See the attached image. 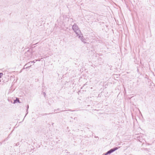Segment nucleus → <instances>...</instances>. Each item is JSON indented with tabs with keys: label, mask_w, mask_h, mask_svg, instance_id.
<instances>
[{
	"label": "nucleus",
	"mask_w": 155,
	"mask_h": 155,
	"mask_svg": "<svg viewBox=\"0 0 155 155\" xmlns=\"http://www.w3.org/2000/svg\"><path fill=\"white\" fill-rule=\"evenodd\" d=\"M19 144V143H17L16 144V146H18Z\"/></svg>",
	"instance_id": "13"
},
{
	"label": "nucleus",
	"mask_w": 155,
	"mask_h": 155,
	"mask_svg": "<svg viewBox=\"0 0 155 155\" xmlns=\"http://www.w3.org/2000/svg\"><path fill=\"white\" fill-rule=\"evenodd\" d=\"M43 94L44 95V97H45L46 95V94L45 93V92H43Z\"/></svg>",
	"instance_id": "14"
},
{
	"label": "nucleus",
	"mask_w": 155,
	"mask_h": 155,
	"mask_svg": "<svg viewBox=\"0 0 155 155\" xmlns=\"http://www.w3.org/2000/svg\"><path fill=\"white\" fill-rule=\"evenodd\" d=\"M120 148V147H114L113 148H112L108 151L107 152L104 153V155H108V154H110L114 152L116 150Z\"/></svg>",
	"instance_id": "3"
},
{
	"label": "nucleus",
	"mask_w": 155,
	"mask_h": 155,
	"mask_svg": "<svg viewBox=\"0 0 155 155\" xmlns=\"http://www.w3.org/2000/svg\"><path fill=\"white\" fill-rule=\"evenodd\" d=\"M17 103H20L19 99L18 98H16L15 100H14V104H15Z\"/></svg>",
	"instance_id": "7"
},
{
	"label": "nucleus",
	"mask_w": 155,
	"mask_h": 155,
	"mask_svg": "<svg viewBox=\"0 0 155 155\" xmlns=\"http://www.w3.org/2000/svg\"><path fill=\"white\" fill-rule=\"evenodd\" d=\"M72 29L76 33L77 36H79V34L81 33V31L80 30L78 27L75 23H74L72 26Z\"/></svg>",
	"instance_id": "1"
},
{
	"label": "nucleus",
	"mask_w": 155,
	"mask_h": 155,
	"mask_svg": "<svg viewBox=\"0 0 155 155\" xmlns=\"http://www.w3.org/2000/svg\"><path fill=\"white\" fill-rule=\"evenodd\" d=\"M28 108H29V106L28 105L27 106V107H26V113L25 114V115L24 117V118L25 117V116L27 115L28 114Z\"/></svg>",
	"instance_id": "8"
},
{
	"label": "nucleus",
	"mask_w": 155,
	"mask_h": 155,
	"mask_svg": "<svg viewBox=\"0 0 155 155\" xmlns=\"http://www.w3.org/2000/svg\"><path fill=\"white\" fill-rule=\"evenodd\" d=\"M40 60H41L39 59L38 61H40ZM35 61H38V60H34L33 61H31L30 62H29V63H27L25 65V66H24V67H25V66H26V65H29V64H32V63H34L35 62Z\"/></svg>",
	"instance_id": "6"
},
{
	"label": "nucleus",
	"mask_w": 155,
	"mask_h": 155,
	"mask_svg": "<svg viewBox=\"0 0 155 155\" xmlns=\"http://www.w3.org/2000/svg\"><path fill=\"white\" fill-rule=\"evenodd\" d=\"M3 74L2 73L0 72V78H1L2 76L3 75Z\"/></svg>",
	"instance_id": "11"
},
{
	"label": "nucleus",
	"mask_w": 155,
	"mask_h": 155,
	"mask_svg": "<svg viewBox=\"0 0 155 155\" xmlns=\"http://www.w3.org/2000/svg\"><path fill=\"white\" fill-rule=\"evenodd\" d=\"M69 110V111H73V110H70H70Z\"/></svg>",
	"instance_id": "16"
},
{
	"label": "nucleus",
	"mask_w": 155,
	"mask_h": 155,
	"mask_svg": "<svg viewBox=\"0 0 155 155\" xmlns=\"http://www.w3.org/2000/svg\"><path fill=\"white\" fill-rule=\"evenodd\" d=\"M141 135H140L139 136H137V140H138L140 142H142V140L143 139V138L142 137V136Z\"/></svg>",
	"instance_id": "5"
},
{
	"label": "nucleus",
	"mask_w": 155,
	"mask_h": 155,
	"mask_svg": "<svg viewBox=\"0 0 155 155\" xmlns=\"http://www.w3.org/2000/svg\"><path fill=\"white\" fill-rule=\"evenodd\" d=\"M103 155H104L103 154Z\"/></svg>",
	"instance_id": "19"
},
{
	"label": "nucleus",
	"mask_w": 155,
	"mask_h": 155,
	"mask_svg": "<svg viewBox=\"0 0 155 155\" xmlns=\"http://www.w3.org/2000/svg\"><path fill=\"white\" fill-rule=\"evenodd\" d=\"M97 137H96L95 136V138H96Z\"/></svg>",
	"instance_id": "18"
},
{
	"label": "nucleus",
	"mask_w": 155,
	"mask_h": 155,
	"mask_svg": "<svg viewBox=\"0 0 155 155\" xmlns=\"http://www.w3.org/2000/svg\"><path fill=\"white\" fill-rule=\"evenodd\" d=\"M32 51L31 48L28 49L25 53V57L28 59L31 58L32 56Z\"/></svg>",
	"instance_id": "2"
},
{
	"label": "nucleus",
	"mask_w": 155,
	"mask_h": 155,
	"mask_svg": "<svg viewBox=\"0 0 155 155\" xmlns=\"http://www.w3.org/2000/svg\"><path fill=\"white\" fill-rule=\"evenodd\" d=\"M67 111L66 110H61V111Z\"/></svg>",
	"instance_id": "17"
},
{
	"label": "nucleus",
	"mask_w": 155,
	"mask_h": 155,
	"mask_svg": "<svg viewBox=\"0 0 155 155\" xmlns=\"http://www.w3.org/2000/svg\"><path fill=\"white\" fill-rule=\"evenodd\" d=\"M148 77V76L147 75H146V77L145 78H147V77Z\"/></svg>",
	"instance_id": "15"
},
{
	"label": "nucleus",
	"mask_w": 155,
	"mask_h": 155,
	"mask_svg": "<svg viewBox=\"0 0 155 155\" xmlns=\"http://www.w3.org/2000/svg\"><path fill=\"white\" fill-rule=\"evenodd\" d=\"M30 64H29V65H27L28 66H27L26 67H24L23 68V69H25V68H29V67H31V65H30ZM26 66H27V65H26Z\"/></svg>",
	"instance_id": "10"
},
{
	"label": "nucleus",
	"mask_w": 155,
	"mask_h": 155,
	"mask_svg": "<svg viewBox=\"0 0 155 155\" xmlns=\"http://www.w3.org/2000/svg\"><path fill=\"white\" fill-rule=\"evenodd\" d=\"M78 37L84 43H86V42L85 41V39L83 36H81L80 35Z\"/></svg>",
	"instance_id": "4"
},
{
	"label": "nucleus",
	"mask_w": 155,
	"mask_h": 155,
	"mask_svg": "<svg viewBox=\"0 0 155 155\" xmlns=\"http://www.w3.org/2000/svg\"><path fill=\"white\" fill-rule=\"evenodd\" d=\"M60 110V109L58 108L57 109H55L54 110V111H57L58 110Z\"/></svg>",
	"instance_id": "12"
},
{
	"label": "nucleus",
	"mask_w": 155,
	"mask_h": 155,
	"mask_svg": "<svg viewBox=\"0 0 155 155\" xmlns=\"http://www.w3.org/2000/svg\"><path fill=\"white\" fill-rule=\"evenodd\" d=\"M54 114V113H48V114H47V113H45V114H42L41 115L42 116H44V115H49V114Z\"/></svg>",
	"instance_id": "9"
}]
</instances>
